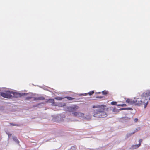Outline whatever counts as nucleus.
Returning a JSON list of instances; mask_svg holds the SVG:
<instances>
[{"mask_svg":"<svg viewBox=\"0 0 150 150\" xmlns=\"http://www.w3.org/2000/svg\"><path fill=\"white\" fill-rule=\"evenodd\" d=\"M100 92H96V94H100Z\"/></svg>","mask_w":150,"mask_h":150,"instance_id":"32","label":"nucleus"},{"mask_svg":"<svg viewBox=\"0 0 150 150\" xmlns=\"http://www.w3.org/2000/svg\"><path fill=\"white\" fill-rule=\"evenodd\" d=\"M119 110L116 108H114L113 110V112L117 113L119 112Z\"/></svg>","mask_w":150,"mask_h":150,"instance_id":"12","label":"nucleus"},{"mask_svg":"<svg viewBox=\"0 0 150 150\" xmlns=\"http://www.w3.org/2000/svg\"><path fill=\"white\" fill-rule=\"evenodd\" d=\"M1 91V88H0V91Z\"/></svg>","mask_w":150,"mask_h":150,"instance_id":"38","label":"nucleus"},{"mask_svg":"<svg viewBox=\"0 0 150 150\" xmlns=\"http://www.w3.org/2000/svg\"><path fill=\"white\" fill-rule=\"evenodd\" d=\"M146 94H150V90H147Z\"/></svg>","mask_w":150,"mask_h":150,"instance_id":"25","label":"nucleus"},{"mask_svg":"<svg viewBox=\"0 0 150 150\" xmlns=\"http://www.w3.org/2000/svg\"><path fill=\"white\" fill-rule=\"evenodd\" d=\"M119 110H125V108H122L120 109Z\"/></svg>","mask_w":150,"mask_h":150,"instance_id":"31","label":"nucleus"},{"mask_svg":"<svg viewBox=\"0 0 150 150\" xmlns=\"http://www.w3.org/2000/svg\"><path fill=\"white\" fill-rule=\"evenodd\" d=\"M140 146V144H136L133 145L132 146V149H135L139 147Z\"/></svg>","mask_w":150,"mask_h":150,"instance_id":"10","label":"nucleus"},{"mask_svg":"<svg viewBox=\"0 0 150 150\" xmlns=\"http://www.w3.org/2000/svg\"><path fill=\"white\" fill-rule=\"evenodd\" d=\"M84 94H80V95H84ZM85 95H86V94H85Z\"/></svg>","mask_w":150,"mask_h":150,"instance_id":"37","label":"nucleus"},{"mask_svg":"<svg viewBox=\"0 0 150 150\" xmlns=\"http://www.w3.org/2000/svg\"><path fill=\"white\" fill-rule=\"evenodd\" d=\"M103 98V97L102 96H98V97L97 96L96 97V98H99L100 99H101V98Z\"/></svg>","mask_w":150,"mask_h":150,"instance_id":"27","label":"nucleus"},{"mask_svg":"<svg viewBox=\"0 0 150 150\" xmlns=\"http://www.w3.org/2000/svg\"><path fill=\"white\" fill-rule=\"evenodd\" d=\"M134 134V133H128L127 134V137L130 136L132 135V134Z\"/></svg>","mask_w":150,"mask_h":150,"instance_id":"17","label":"nucleus"},{"mask_svg":"<svg viewBox=\"0 0 150 150\" xmlns=\"http://www.w3.org/2000/svg\"><path fill=\"white\" fill-rule=\"evenodd\" d=\"M139 129L140 128H137L132 133H134V134L135 132H137L138 130H139Z\"/></svg>","mask_w":150,"mask_h":150,"instance_id":"21","label":"nucleus"},{"mask_svg":"<svg viewBox=\"0 0 150 150\" xmlns=\"http://www.w3.org/2000/svg\"><path fill=\"white\" fill-rule=\"evenodd\" d=\"M150 94H145L144 96H143L142 98L140 100L139 98H134V105L140 106L144 105V108H146L148 104V100L150 99Z\"/></svg>","mask_w":150,"mask_h":150,"instance_id":"3","label":"nucleus"},{"mask_svg":"<svg viewBox=\"0 0 150 150\" xmlns=\"http://www.w3.org/2000/svg\"><path fill=\"white\" fill-rule=\"evenodd\" d=\"M124 119H125V120H128V119H130L128 117H124Z\"/></svg>","mask_w":150,"mask_h":150,"instance_id":"30","label":"nucleus"},{"mask_svg":"<svg viewBox=\"0 0 150 150\" xmlns=\"http://www.w3.org/2000/svg\"><path fill=\"white\" fill-rule=\"evenodd\" d=\"M125 110H132V109L130 108H125Z\"/></svg>","mask_w":150,"mask_h":150,"instance_id":"20","label":"nucleus"},{"mask_svg":"<svg viewBox=\"0 0 150 150\" xmlns=\"http://www.w3.org/2000/svg\"><path fill=\"white\" fill-rule=\"evenodd\" d=\"M117 106H121L122 107L125 106H126V105L125 104H120L117 105Z\"/></svg>","mask_w":150,"mask_h":150,"instance_id":"15","label":"nucleus"},{"mask_svg":"<svg viewBox=\"0 0 150 150\" xmlns=\"http://www.w3.org/2000/svg\"><path fill=\"white\" fill-rule=\"evenodd\" d=\"M64 98H67L69 100H71L74 99V98H72L70 97H65Z\"/></svg>","mask_w":150,"mask_h":150,"instance_id":"13","label":"nucleus"},{"mask_svg":"<svg viewBox=\"0 0 150 150\" xmlns=\"http://www.w3.org/2000/svg\"><path fill=\"white\" fill-rule=\"evenodd\" d=\"M11 125H13V126H18V125H16V124H13V123H12V124H11Z\"/></svg>","mask_w":150,"mask_h":150,"instance_id":"28","label":"nucleus"},{"mask_svg":"<svg viewBox=\"0 0 150 150\" xmlns=\"http://www.w3.org/2000/svg\"><path fill=\"white\" fill-rule=\"evenodd\" d=\"M12 139L15 142V143L17 144H18L19 143V141L17 139V137L15 136H13Z\"/></svg>","mask_w":150,"mask_h":150,"instance_id":"8","label":"nucleus"},{"mask_svg":"<svg viewBox=\"0 0 150 150\" xmlns=\"http://www.w3.org/2000/svg\"><path fill=\"white\" fill-rule=\"evenodd\" d=\"M64 98L60 97H55L54 98V99L58 100H61L62 99Z\"/></svg>","mask_w":150,"mask_h":150,"instance_id":"14","label":"nucleus"},{"mask_svg":"<svg viewBox=\"0 0 150 150\" xmlns=\"http://www.w3.org/2000/svg\"><path fill=\"white\" fill-rule=\"evenodd\" d=\"M65 104H64L63 105V106H65Z\"/></svg>","mask_w":150,"mask_h":150,"instance_id":"36","label":"nucleus"},{"mask_svg":"<svg viewBox=\"0 0 150 150\" xmlns=\"http://www.w3.org/2000/svg\"><path fill=\"white\" fill-rule=\"evenodd\" d=\"M79 108V107L78 106L74 105L72 106L67 107L64 108V110L72 112V114L74 116L83 118L84 116V113L80 112H75Z\"/></svg>","mask_w":150,"mask_h":150,"instance_id":"2","label":"nucleus"},{"mask_svg":"<svg viewBox=\"0 0 150 150\" xmlns=\"http://www.w3.org/2000/svg\"><path fill=\"white\" fill-rule=\"evenodd\" d=\"M69 93H72V92L70 91V92H69Z\"/></svg>","mask_w":150,"mask_h":150,"instance_id":"34","label":"nucleus"},{"mask_svg":"<svg viewBox=\"0 0 150 150\" xmlns=\"http://www.w3.org/2000/svg\"><path fill=\"white\" fill-rule=\"evenodd\" d=\"M21 94H28V93H22Z\"/></svg>","mask_w":150,"mask_h":150,"instance_id":"35","label":"nucleus"},{"mask_svg":"<svg viewBox=\"0 0 150 150\" xmlns=\"http://www.w3.org/2000/svg\"><path fill=\"white\" fill-rule=\"evenodd\" d=\"M126 102L128 103L129 105L134 104V99H127L126 100Z\"/></svg>","mask_w":150,"mask_h":150,"instance_id":"7","label":"nucleus"},{"mask_svg":"<svg viewBox=\"0 0 150 150\" xmlns=\"http://www.w3.org/2000/svg\"><path fill=\"white\" fill-rule=\"evenodd\" d=\"M5 91L6 92L8 93L9 94H21V93H17L15 91H13L11 89H6V90H5Z\"/></svg>","mask_w":150,"mask_h":150,"instance_id":"6","label":"nucleus"},{"mask_svg":"<svg viewBox=\"0 0 150 150\" xmlns=\"http://www.w3.org/2000/svg\"><path fill=\"white\" fill-rule=\"evenodd\" d=\"M75 149H76V148L75 147L72 146L71 148V150H75Z\"/></svg>","mask_w":150,"mask_h":150,"instance_id":"23","label":"nucleus"},{"mask_svg":"<svg viewBox=\"0 0 150 150\" xmlns=\"http://www.w3.org/2000/svg\"><path fill=\"white\" fill-rule=\"evenodd\" d=\"M102 94H108L109 93V92L108 91L104 90L102 92Z\"/></svg>","mask_w":150,"mask_h":150,"instance_id":"16","label":"nucleus"},{"mask_svg":"<svg viewBox=\"0 0 150 150\" xmlns=\"http://www.w3.org/2000/svg\"><path fill=\"white\" fill-rule=\"evenodd\" d=\"M34 100H40L44 99V98L43 97H40L38 98H34Z\"/></svg>","mask_w":150,"mask_h":150,"instance_id":"11","label":"nucleus"},{"mask_svg":"<svg viewBox=\"0 0 150 150\" xmlns=\"http://www.w3.org/2000/svg\"><path fill=\"white\" fill-rule=\"evenodd\" d=\"M138 120V119L137 118H135L134 119V121L135 122H137Z\"/></svg>","mask_w":150,"mask_h":150,"instance_id":"29","label":"nucleus"},{"mask_svg":"<svg viewBox=\"0 0 150 150\" xmlns=\"http://www.w3.org/2000/svg\"><path fill=\"white\" fill-rule=\"evenodd\" d=\"M33 98L32 97H27L26 98V100H29L30 99H31Z\"/></svg>","mask_w":150,"mask_h":150,"instance_id":"24","label":"nucleus"},{"mask_svg":"<svg viewBox=\"0 0 150 150\" xmlns=\"http://www.w3.org/2000/svg\"><path fill=\"white\" fill-rule=\"evenodd\" d=\"M94 92L93 91H90L88 93H86L85 94H93Z\"/></svg>","mask_w":150,"mask_h":150,"instance_id":"19","label":"nucleus"},{"mask_svg":"<svg viewBox=\"0 0 150 150\" xmlns=\"http://www.w3.org/2000/svg\"><path fill=\"white\" fill-rule=\"evenodd\" d=\"M3 97L6 98H12L13 97L17 98L21 97L22 94H0Z\"/></svg>","mask_w":150,"mask_h":150,"instance_id":"5","label":"nucleus"},{"mask_svg":"<svg viewBox=\"0 0 150 150\" xmlns=\"http://www.w3.org/2000/svg\"><path fill=\"white\" fill-rule=\"evenodd\" d=\"M106 106L105 105H103L93 106V108H98L94 110L93 116L99 118L106 117L107 115L105 111L108 109V108H105Z\"/></svg>","mask_w":150,"mask_h":150,"instance_id":"1","label":"nucleus"},{"mask_svg":"<svg viewBox=\"0 0 150 150\" xmlns=\"http://www.w3.org/2000/svg\"><path fill=\"white\" fill-rule=\"evenodd\" d=\"M91 117L90 115H86V116H84L83 118V119L84 120H89L91 119Z\"/></svg>","mask_w":150,"mask_h":150,"instance_id":"9","label":"nucleus"},{"mask_svg":"<svg viewBox=\"0 0 150 150\" xmlns=\"http://www.w3.org/2000/svg\"><path fill=\"white\" fill-rule=\"evenodd\" d=\"M142 139H140L139 140V144H140V146L141 145V142H142Z\"/></svg>","mask_w":150,"mask_h":150,"instance_id":"22","label":"nucleus"},{"mask_svg":"<svg viewBox=\"0 0 150 150\" xmlns=\"http://www.w3.org/2000/svg\"><path fill=\"white\" fill-rule=\"evenodd\" d=\"M1 94H5L4 93H1Z\"/></svg>","mask_w":150,"mask_h":150,"instance_id":"33","label":"nucleus"},{"mask_svg":"<svg viewBox=\"0 0 150 150\" xmlns=\"http://www.w3.org/2000/svg\"><path fill=\"white\" fill-rule=\"evenodd\" d=\"M116 103H117V102H116L113 101V102H112L111 103V105H117Z\"/></svg>","mask_w":150,"mask_h":150,"instance_id":"18","label":"nucleus"},{"mask_svg":"<svg viewBox=\"0 0 150 150\" xmlns=\"http://www.w3.org/2000/svg\"><path fill=\"white\" fill-rule=\"evenodd\" d=\"M52 120L54 121L57 122H63L65 118V116L64 114H60L52 116Z\"/></svg>","mask_w":150,"mask_h":150,"instance_id":"4","label":"nucleus"},{"mask_svg":"<svg viewBox=\"0 0 150 150\" xmlns=\"http://www.w3.org/2000/svg\"><path fill=\"white\" fill-rule=\"evenodd\" d=\"M6 133L8 135L9 137H10L11 136V135H12L11 134H10L9 133H7V132H6Z\"/></svg>","mask_w":150,"mask_h":150,"instance_id":"26","label":"nucleus"}]
</instances>
